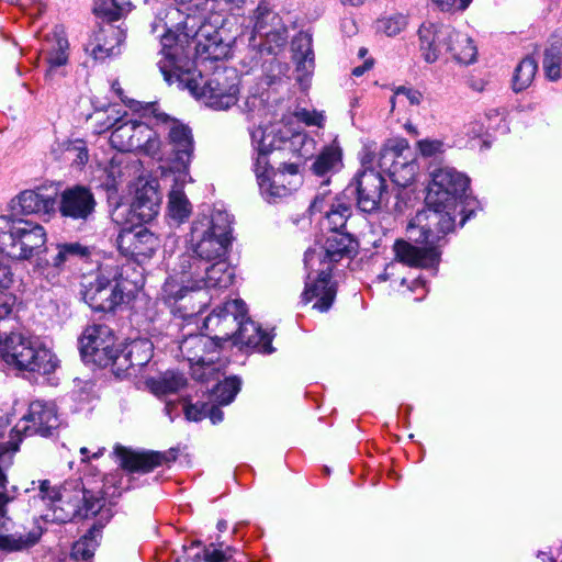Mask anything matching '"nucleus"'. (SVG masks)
<instances>
[{
  "mask_svg": "<svg viewBox=\"0 0 562 562\" xmlns=\"http://www.w3.org/2000/svg\"><path fill=\"white\" fill-rule=\"evenodd\" d=\"M234 550L231 547L222 549L214 543L204 548L203 559L205 562H227L233 557Z\"/></svg>",
  "mask_w": 562,
  "mask_h": 562,
  "instance_id": "nucleus-51",
  "label": "nucleus"
},
{
  "mask_svg": "<svg viewBox=\"0 0 562 562\" xmlns=\"http://www.w3.org/2000/svg\"><path fill=\"white\" fill-rule=\"evenodd\" d=\"M288 37V29L284 25L281 30H273L259 38L257 41V46L252 47L271 55H278L286 46Z\"/></svg>",
  "mask_w": 562,
  "mask_h": 562,
  "instance_id": "nucleus-41",
  "label": "nucleus"
},
{
  "mask_svg": "<svg viewBox=\"0 0 562 562\" xmlns=\"http://www.w3.org/2000/svg\"><path fill=\"white\" fill-rule=\"evenodd\" d=\"M307 271L302 302L307 304L316 300L313 308L326 312L333 305L336 296V288L330 277L331 270L327 266H316L315 270L307 269Z\"/></svg>",
  "mask_w": 562,
  "mask_h": 562,
  "instance_id": "nucleus-18",
  "label": "nucleus"
},
{
  "mask_svg": "<svg viewBox=\"0 0 562 562\" xmlns=\"http://www.w3.org/2000/svg\"><path fill=\"white\" fill-rule=\"evenodd\" d=\"M204 326L210 331L221 334L222 340L234 337L237 344L255 348L259 352L269 355L274 351L271 335L247 317V308L241 300H229L215 308L205 318Z\"/></svg>",
  "mask_w": 562,
  "mask_h": 562,
  "instance_id": "nucleus-4",
  "label": "nucleus"
},
{
  "mask_svg": "<svg viewBox=\"0 0 562 562\" xmlns=\"http://www.w3.org/2000/svg\"><path fill=\"white\" fill-rule=\"evenodd\" d=\"M422 101L423 94L420 91L406 87L396 88L393 97L391 98L392 109H394L397 102L402 104L406 102L409 105H419Z\"/></svg>",
  "mask_w": 562,
  "mask_h": 562,
  "instance_id": "nucleus-46",
  "label": "nucleus"
},
{
  "mask_svg": "<svg viewBox=\"0 0 562 562\" xmlns=\"http://www.w3.org/2000/svg\"><path fill=\"white\" fill-rule=\"evenodd\" d=\"M296 117L299 121L305 123L308 126L321 127L324 123V115L316 111H308L303 109L296 112Z\"/></svg>",
  "mask_w": 562,
  "mask_h": 562,
  "instance_id": "nucleus-53",
  "label": "nucleus"
},
{
  "mask_svg": "<svg viewBox=\"0 0 562 562\" xmlns=\"http://www.w3.org/2000/svg\"><path fill=\"white\" fill-rule=\"evenodd\" d=\"M160 195L150 183H145L136 190L132 210L142 222L151 221L159 211Z\"/></svg>",
  "mask_w": 562,
  "mask_h": 562,
  "instance_id": "nucleus-34",
  "label": "nucleus"
},
{
  "mask_svg": "<svg viewBox=\"0 0 562 562\" xmlns=\"http://www.w3.org/2000/svg\"><path fill=\"white\" fill-rule=\"evenodd\" d=\"M469 187V179L450 167L432 172L426 196V209L417 212L407 225L408 238L436 241L454 227L459 199Z\"/></svg>",
  "mask_w": 562,
  "mask_h": 562,
  "instance_id": "nucleus-3",
  "label": "nucleus"
},
{
  "mask_svg": "<svg viewBox=\"0 0 562 562\" xmlns=\"http://www.w3.org/2000/svg\"><path fill=\"white\" fill-rule=\"evenodd\" d=\"M239 390V379L235 376L227 378L215 386L213 391V396L214 400L218 402L221 405H227L233 402Z\"/></svg>",
  "mask_w": 562,
  "mask_h": 562,
  "instance_id": "nucleus-45",
  "label": "nucleus"
},
{
  "mask_svg": "<svg viewBox=\"0 0 562 562\" xmlns=\"http://www.w3.org/2000/svg\"><path fill=\"white\" fill-rule=\"evenodd\" d=\"M104 128H113L110 143L120 151H138L157 161L165 159L162 140L153 127L137 120H127L122 115L108 124Z\"/></svg>",
  "mask_w": 562,
  "mask_h": 562,
  "instance_id": "nucleus-12",
  "label": "nucleus"
},
{
  "mask_svg": "<svg viewBox=\"0 0 562 562\" xmlns=\"http://www.w3.org/2000/svg\"><path fill=\"white\" fill-rule=\"evenodd\" d=\"M207 404L187 405L184 414L188 420L199 422L206 417Z\"/></svg>",
  "mask_w": 562,
  "mask_h": 562,
  "instance_id": "nucleus-55",
  "label": "nucleus"
},
{
  "mask_svg": "<svg viewBox=\"0 0 562 562\" xmlns=\"http://www.w3.org/2000/svg\"><path fill=\"white\" fill-rule=\"evenodd\" d=\"M124 293L116 281V272L113 279L103 274L97 276L93 282L85 286L83 299L94 311H113L123 301Z\"/></svg>",
  "mask_w": 562,
  "mask_h": 562,
  "instance_id": "nucleus-21",
  "label": "nucleus"
},
{
  "mask_svg": "<svg viewBox=\"0 0 562 562\" xmlns=\"http://www.w3.org/2000/svg\"><path fill=\"white\" fill-rule=\"evenodd\" d=\"M282 142L281 153H291L297 157H307L310 154V150L306 148V146L311 145L312 140L308 139L304 133H294L289 130V134H283Z\"/></svg>",
  "mask_w": 562,
  "mask_h": 562,
  "instance_id": "nucleus-44",
  "label": "nucleus"
},
{
  "mask_svg": "<svg viewBox=\"0 0 562 562\" xmlns=\"http://www.w3.org/2000/svg\"><path fill=\"white\" fill-rule=\"evenodd\" d=\"M419 154L426 158H435L446 150V145L441 139L424 138L416 144Z\"/></svg>",
  "mask_w": 562,
  "mask_h": 562,
  "instance_id": "nucleus-50",
  "label": "nucleus"
},
{
  "mask_svg": "<svg viewBox=\"0 0 562 562\" xmlns=\"http://www.w3.org/2000/svg\"><path fill=\"white\" fill-rule=\"evenodd\" d=\"M13 499L5 491H0V524L5 530H11L12 521L7 517V505Z\"/></svg>",
  "mask_w": 562,
  "mask_h": 562,
  "instance_id": "nucleus-54",
  "label": "nucleus"
},
{
  "mask_svg": "<svg viewBox=\"0 0 562 562\" xmlns=\"http://www.w3.org/2000/svg\"><path fill=\"white\" fill-rule=\"evenodd\" d=\"M21 439H14L11 437V440L5 443H0V490L5 488L7 477L2 471V465H8L11 463L12 454L19 449V442Z\"/></svg>",
  "mask_w": 562,
  "mask_h": 562,
  "instance_id": "nucleus-47",
  "label": "nucleus"
},
{
  "mask_svg": "<svg viewBox=\"0 0 562 562\" xmlns=\"http://www.w3.org/2000/svg\"><path fill=\"white\" fill-rule=\"evenodd\" d=\"M41 54L49 65V70L67 64L69 43L63 27L55 26L53 31L46 35L42 44Z\"/></svg>",
  "mask_w": 562,
  "mask_h": 562,
  "instance_id": "nucleus-32",
  "label": "nucleus"
},
{
  "mask_svg": "<svg viewBox=\"0 0 562 562\" xmlns=\"http://www.w3.org/2000/svg\"><path fill=\"white\" fill-rule=\"evenodd\" d=\"M186 383L183 374L168 371L159 379L151 380L149 386L156 395H167L178 392Z\"/></svg>",
  "mask_w": 562,
  "mask_h": 562,
  "instance_id": "nucleus-40",
  "label": "nucleus"
},
{
  "mask_svg": "<svg viewBox=\"0 0 562 562\" xmlns=\"http://www.w3.org/2000/svg\"><path fill=\"white\" fill-rule=\"evenodd\" d=\"M191 181V177L183 181L181 173H178L169 192L168 212L170 217L177 222H183L191 214V204L183 192V184Z\"/></svg>",
  "mask_w": 562,
  "mask_h": 562,
  "instance_id": "nucleus-35",
  "label": "nucleus"
},
{
  "mask_svg": "<svg viewBox=\"0 0 562 562\" xmlns=\"http://www.w3.org/2000/svg\"><path fill=\"white\" fill-rule=\"evenodd\" d=\"M398 265H400V262L394 258L393 261L389 262L385 266L383 273H381L378 278L381 281L391 280L392 278L395 277Z\"/></svg>",
  "mask_w": 562,
  "mask_h": 562,
  "instance_id": "nucleus-60",
  "label": "nucleus"
},
{
  "mask_svg": "<svg viewBox=\"0 0 562 562\" xmlns=\"http://www.w3.org/2000/svg\"><path fill=\"white\" fill-rule=\"evenodd\" d=\"M293 59L296 64L297 80L303 82L314 70V52L312 48V36L307 33H300L292 41Z\"/></svg>",
  "mask_w": 562,
  "mask_h": 562,
  "instance_id": "nucleus-33",
  "label": "nucleus"
},
{
  "mask_svg": "<svg viewBox=\"0 0 562 562\" xmlns=\"http://www.w3.org/2000/svg\"><path fill=\"white\" fill-rule=\"evenodd\" d=\"M261 195L270 203L292 194L301 184L295 164H283L277 170L269 165L254 166Z\"/></svg>",
  "mask_w": 562,
  "mask_h": 562,
  "instance_id": "nucleus-13",
  "label": "nucleus"
},
{
  "mask_svg": "<svg viewBox=\"0 0 562 562\" xmlns=\"http://www.w3.org/2000/svg\"><path fill=\"white\" fill-rule=\"evenodd\" d=\"M178 7L160 9L151 22V32L162 31L159 69L172 85L177 72L192 69L189 50L202 60H221L229 55L236 40L225 36L223 19L214 0H175Z\"/></svg>",
  "mask_w": 562,
  "mask_h": 562,
  "instance_id": "nucleus-1",
  "label": "nucleus"
},
{
  "mask_svg": "<svg viewBox=\"0 0 562 562\" xmlns=\"http://www.w3.org/2000/svg\"><path fill=\"white\" fill-rule=\"evenodd\" d=\"M46 229L38 223L0 216V251L16 260H29L45 248Z\"/></svg>",
  "mask_w": 562,
  "mask_h": 562,
  "instance_id": "nucleus-11",
  "label": "nucleus"
},
{
  "mask_svg": "<svg viewBox=\"0 0 562 562\" xmlns=\"http://www.w3.org/2000/svg\"><path fill=\"white\" fill-rule=\"evenodd\" d=\"M95 550V542L93 540V532L83 536L77 542H75L71 551V555L76 560H88L91 558Z\"/></svg>",
  "mask_w": 562,
  "mask_h": 562,
  "instance_id": "nucleus-48",
  "label": "nucleus"
},
{
  "mask_svg": "<svg viewBox=\"0 0 562 562\" xmlns=\"http://www.w3.org/2000/svg\"><path fill=\"white\" fill-rule=\"evenodd\" d=\"M215 337H210L203 334L189 335L183 338L179 344V350L182 357L190 364L205 366L211 364L214 358L209 355L217 351L221 334L214 331Z\"/></svg>",
  "mask_w": 562,
  "mask_h": 562,
  "instance_id": "nucleus-26",
  "label": "nucleus"
},
{
  "mask_svg": "<svg viewBox=\"0 0 562 562\" xmlns=\"http://www.w3.org/2000/svg\"><path fill=\"white\" fill-rule=\"evenodd\" d=\"M12 283L10 269L0 265V321L7 318L15 305V296L7 291Z\"/></svg>",
  "mask_w": 562,
  "mask_h": 562,
  "instance_id": "nucleus-43",
  "label": "nucleus"
},
{
  "mask_svg": "<svg viewBox=\"0 0 562 562\" xmlns=\"http://www.w3.org/2000/svg\"><path fill=\"white\" fill-rule=\"evenodd\" d=\"M116 245L123 256L143 262L154 256L160 247V240L146 228L123 229L116 238Z\"/></svg>",
  "mask_w": 562,
  "mask_h": 562,
  "instance_id": "nucleus-22",
  "label": "nucleus"
},
{
  "mask_svg": "<svg viewBox=\"0 0 562 562\" xmlns=\"http://www.w3.org/2000/svg\"><path fill=\"white\" fill-rule=\"evenodd\" d=\"M66 150L75 156L74 161L78 165H85L88 161V150L82 140H75L70 143Z\"/></svg>",
  "mask_w": 562,
  "mask_h": 562,
  "instance_id": "nucleus-52",
  "label": "nucleus"
},
{
  "mask_svg": "<svg viewBox=\"0 0 562 562\" xmlns=\"http://www.w3.org/2000/svg\"><path fill=\"white\" fill-rule=\"evenodd\" d=\"M261 106V99L256 95H248L243 102L241 110L247 116H250L255 111Z\"/></svg>",
  "mask_w": 562,
  "mask_h": 562,
  "instance_id": "nucleus-57",
  "label": "nucleus"
},
{
  "mask_svg": "<svg viewBox=\"0 0 562 562\" xmlns=\"http://www.w3.org/2000/svg\"><path fill=\"white\" fill-rule=\"evenodd\" d=\"M351 186H355L358 206L361 211L370 213L378 209L385 189V181L380 172L370 168L363 169L357 173Z\"/></svg>",
  "mask_w": 562,
  "mask_h": 562,
  "instance_id": "nucleus-24",
  "label": "nucleus"
},
{
  "mask_svg": "<svg viewBox=\"0 0 562 562\" xmlns=\"http://www.w3.org/2000/svg\"><path fill=\"white\" fill-rule=\"evenodd\" d=\"M206 417L211 419L212 424H217L223 420L224 415L221 408L207 405Z\"/></svg>",
  "mask_w": 562,
  "mask_h": 562,
  "instance_id": "nucleus-62",
  "label": "nucleus"
},
{
  "mask_svg": "<svg viewBox=\"0 0 562 562\" xmlns=\"http://www.w3.org/2000/svg\"><path fill=\"white\" fill-rule=\"evenodd\" d=\"M342 168V150L334 142L323 148L312 165L315 175L325 177L338 172Z\"/></svg>",
  "mask_w": 562,
  "mask_h": 562,
  "instance_id": "nucleus-37",
  "label": "nucleus"
},
{
  "mask_svg": "<svg viewBox=\"0 0 562 562\" xmlns=\"http://www.w3.org/2000/svg\"><path fill=\"white\" fill-rule=\"evenodd\" d=\"M537 69L538 65L533 58H524L515 69L513 89L516 92L527 89L531 85L536 76Z\"/></svg>",
  "mask_w": 562,
  "mask_h": 562,
  "instance_id": "nucleus-42",
  "label": "nucleus"
},
{
  "mask_svg": "<svg viewBox=\"0 0 562 562\" xmlns=\"http://www.w3.org/2000/svg\"><path fill=\"white\" fill-rule=\"evenodd\" d=\"M155 124L157 126L158 135L162 133L166 137V144L169 150H165L162 145V153L165 159L160 162H166L169 169L175 173H181L183 181L189 178V168L194 156L195 143L192 130L181 122L158 109L150 106Z\"/></svg>",
  "mask_w": 562,
  "mask_h": 562,
  "instance_id": "nucleus-9",
  "label": "nucleus"
},
{
  "mask_svg": "<svg viewBox=\"0 0 562 562\" xmlns=\"http://www.w3.org/2000/svg\"><path fill=\"white\" fill-rule=\"evenodd\" d=\"M56 254L50 257L45 265H36L38 273L49 281L54 280L66 263H71L77 259L90 256L89 247L79 241L57 243L55 245Z\"/></svg>",
  "mask_w": 562,
  "mask_h": 562,
  "instance_id": "nucleus-28",
  "label": "nucleus"
},
{
  "mask_svg": "<svg viewBox=\"0 0 562 562\" xmlns=\"http://www.w3.org/2000/svg\"><path fill=\"white\" fill-rule=\"evenodd\" d=\"M172 85L182 90L187 89L194 98L216 111H226L239 100L240 78L234 68H217L205 80L200 71L182 70L177 72Z\"/></svg>",
  "mask_w": 562,
  "mask_h": 562,
  "instance_id": "nucleus-5",
  "label": "nucleus"
},
{
  "mask_svg": "<svg viewBox=\"0 0 562 562\" xmlns=\"http://www.w3.org/2000/svg\"><path fill=\"white\" fill-rule=\"evenodd\" d=\"M114 453L120 465L130 472H149L165 460V456L159 452H138L120 445L115 446Z\"/></svg>",
  "mask_w": 562,
  "mask_h": 562,
  "instance_id": "nucleus-31",
  "label": "nucleus"
},
{
  "mask_svg": "<svg viewBox=\"0 0 562 562\" xmlns=\"http://www.w3.org/2000/svg\"><path fill=\"white\" fill-rule=\"evenodd\" d=\"M16 3L27 14H33V7H37L38 12L45 10V4L41 0H16Z\"/></svg>",
  "mask_w": 562,
  "mask_h": 562,
  "instance_id": "nucleus-59",
  "label": "nucleus"
},
{
  "mask_svg": "<svg viewBox=\"0 0 562 562\" xmlns=\"http://www.w3.org/2000/svg\"><path fill=\"white\" fill-rule=\"evenodd\" d=\"M121 475V473L117 474H110L105 477L104 486L108 487V485L116 486V484L121 485L122 477L117 480V476Z\"/></svg>",
  "mask_w": 562,
  "mask_h": 562,
  "instance_id": "nucleus-64",
  "label": "nucleus"
},
{
  "mask_svg": "<svg viewBox=\"0 0 562 562\" xmlns=\"http://www.w3.org/2000/svg\"><path fill=\"white\" fill-rule=\"evenodd\" d=\"M79 344L82 357L101 367L115 363L119 358L115 338L106 325L88 326L82 333Z\"/></svg>",
  "mask_w": 562,
  "mask_h": 562,
  "instance_id": "nucleus-14",
  "label": "nucleus"
},
{
  "mask_svg": "<svg viewBox=\"0 0 562 562\" xmlns=\"http://www.w3.org/2000/svg\"><path fill=\"white\" fill-rule=\"evenodd\" d=\"M95 200L93 193L86 187L76 186L61 193L59 212L72 220H88L94 212Z\"/></svg>",
  "mask_w": 562,
  "mask_h": 562,
  "instance_id": "nucleus-27",
  "label": "nucleus"
},
{
  "mask_svg": "<svg viewBox=\"0 0 562 562\" xmlns=\"http://www.w3.org/2000/svg\"><path fill=\"white\" fill-rule=\"evenodd\" d=\"M231 234L232 218L226 211L214 210L210 216L198 217L191 227L192 255L202 262L226 260Z\"/></svg>",
  "mask_w": 562,
  "mask_h": 562,
  "instance_id": "nucleus-8",
  "label": "nucleus"
},
{
  "mask_svg": "<svg viewBox=\"0 0 562 562\" xmlns=\"http://www.w3.org/2000/svg\"><path fill=\"white\" fill-rule=\"evenodd\" d=\"M407 25V19L403 14H395L380 20L379 29L387 36H396Z\"/></svg>",
  "mask_w": 562,
  "mask_h": 562,
  "instance_id": "nucleus-49",
  "label": "nucleus"
},
{
  "mask_svg": "<svg viewBox=\"0 0 562 562\" xmlns=\"http://www.w3.org/2000/svg\"><path fill=\"white\" fill-rule=\"evenodd\" d=\"M106 20L109 22L94 31L85 46L87 54L95 60L117 56L125 41V30L121 25L112 24L115 20Z\"/></svg>",
  "mask_w": 562,
  "mask_h": 562,
  "instance_id": "nucleus-20",
  "label": "nucleus"
},
{
  "mask_svg": "<svg viewBox=\"0 0 562 562\" xmlns=\"http://www.w3.org/2000/svg\"><path fill=\"white\" fill-rule=\"evenodd\" d=\"M0 353L8 366L20 371L50 374L58 366L56 356L40 339L19 333L5 337Z\"/></svg>",
  "mask_w": 562,
  "mask_h": 562,
  "instance_id": "nucleus-10",
  "label": "nucleus"
},
{
  "mask_svg": "<svg viewBox=\"0 0 562 562\" xmlns=\"http://www.w3.org/2000/svg\"><path fill=\"white\" fill-rule=\"evenodd\" d=\"M441 11H449L451 10L457 0H431ZM472 2V0H459V9L465 10L469 4Z\"/></svg>",
  "mask_w": 562,
  "mask_h": 562,
  "instance_id": "nucleus-58",
  "label": "nucleus"
},
{
  "mask_svg": "<svg viewBox=\"0 0 562 562\" xmlns=\"http://www.w3.org/2000/svg\"><path fill=\"white\" fill-rule=\"evenodd\" d=\"M283 134H289V127L281 123L259 126L251 131V142L257 153L254 166L269 165V155L274 151L281 153Z\"/></svg>",
  "mask_w": 562,
  "mask_h": 562,
  "instance_id": "nucleus-25",
  "label": "nucleus"
},
{
  "mask_svg": "<svg viewBox=\"0 0 562 562\" xmlns=\"http://www.w3.org/2000/svg\"><path fill=\"white\" fill-rule=\"evenodd\" d=\"M111 89L127 106L133 109L134 105L137 103L136 101L124 97L123 89L117 80L112 82Z\"/></svg>",
  "mask_w": 562,
  "mask_h": 562,
  "instance_id": "nucleus-61",
  "label": "nucleus"
},
{
  "mask_svg": "<svg viewBox=\"0 0 562 562\" xmlns=\"http://www.w3.org/2000/svg\"><path fill=\"white\" fill-rule=\"evenodd\" d=\"M371 67H372V61H370V60H366V61L363 63V65L358 66V67H355V68L352 69V75H353L355 77H360V76H362L366 71H368Z\"/></svg>",
  "mask_w": 562,
  "mask_h": 562,
  "instance_id": "nucleus-63",
  "label": "nucleus"
},
{
  "mask_svg": "<svg viewBox=\"0 0 562 562\" xmlns=\"http://www.w3.org/2000/svg\"><path fill=\"white\" fill-rule=\"evenodd\" d=\"M60 422L56 405L52 402L34 401L30 404L29 413L12 429L15 440L20 434L49 437L59 427Z\"/></svg>",
  "mask_w": 562,
  "mask_h": 562,
  "instance_id": "nucleus-16",
  "label": "nucleus"
},
{
  "mask_svg": "<svg viewBox=\"0 0 562 562\" xmlns=\"http://www.w3.org/2000/svg\"><path fill=\"white\" fill-rule=\"evenodd\" d=\"M153 342L146 338L135 339L131 341L124 350L119 352L120 366L128 362L131 367H143L149 362L153 357Z\"/></svg>",
  "mask_w": 562,
  "mask_h": 562,
  "instance_id": "nucleus-36",
  "label": "nucleus"
},
{
  "mask_svg": "<svg viewBox=\"0 0 562 562\" xmlns=\"http://www.w3.org/2000/svg\"><path fill=\"white\" fill-rule=\"evenodd\" d=\"M217 4L221 13V19L225 20L226 11L239 10L246 4V0H214Z\"/></svg>",
  "mask_w": 562,
  "mask_h": 562,
  "instance_id": "nucleus-56",
  "label": "nucleus"
},
{
  "mask_svg": "<svg viewBox=\"0 0 562 562\" xmlns=\"http://www.w3.org/2000/svg\"><path fill=\"white\" fill-rule=\"evenodd\" d=\"M311 213L323 215L322 226L330 232H340L351 215V206L344 195H333L330 191L318 193L311 204Z\"/></svg>",
  "mask_w": 562,
  "mask_h": 562,
  "instance_id": "nucleus-19",
  "label": "nucleus"
},
{
  "mask_svg": "<svg viewBox=\"0 0 562 562\" xmlns=\"http://www.w3.org/2000/svg\"><path fill=\"white\" fill-rule=\"evenodd\" d=\"M38 495L43 501L48 502L53 510V519L59 522L94 516L105 504L103 497L86 491L79 482L56 488L48 480H44L40 483Z\"/></svg>",
  "mask_w": 562,
  "mask_h": 562,
  "instance_id": "nucleus-7",
  "label": "nucleus"
},
{
  "mask_svg": "<svg viewBox=\"0 0 562 562\" xmlns=\"http://www.w3.org/2000/svg\"><path fill=\"white\" fill-rule=\"evenodd\" d=\"M445 235H441L434 243L415 240L417 244H425L424 247H417L406 240L397 239L393 245L394 257L400 263L408 267L432 268L438 263L440 256L436 244ZM409 239L412 240V238Z\"/></svg>",
  "mask_w": 562,
  "mask_h": 562,
  "instance_id": "nucleus-23",
  "label": "nucleus"
},
{
  "mask_svg": "<svg viewBox=\"0 0 562 562\" xmlns=\"http://www.w3.org/2000/svg\"><path fill=\"white\" fill-rule=\"evenodd\" d=\"M251 25L245 26L241 35H248L250 46H257V41L271 31L281 30L285 24L282 19L272 11L267 3L260 2L249 18Z\"/></svg>",
  "mask_w": 562,
  "mask_h": 562,
  "instance_id": "nucleus-29",
  "label": "nucleus"
},
{
  "mask_svg": "<svg viewBox=\"0 0 562 562\" xmlns=\"http://www.w3.org/2000/svg\"><path fill=\"white\" fill-rule=\"evenodd\" d=\"M418 40L420 55L428 64L438 61L445 52L459 64L476 60L477 48L472 38L449 25L424 23L418 30Z\"/></svg>",
  "mask_w": 562,
  "mask_h": 562,
  "instance_id": "nucleus-6",
  "label": "nucleus"
},
{
  "mask_svg": "<svg viewBox=\"0 0 562 562\" xmlns=\"http://www.w3.org/2000/svg\"><path fill=\"white\" fill-rule=\"evenodd\" d=\"M357 248L358 243L351 235L342 232H330L323 247L308 249L305 252V268L315 270L316 266H327L328 269L333 270L335 262L344 258H351L357 254Z\"/></svg>",
  "mask_w": 562,
  "mask_h": 562,
  "instance_id": "nucleus-15",
  "label": "nucleus"
},
{
  "mask_svg": "<svg viewBox=\"0 0 562 562\" xmlns=\"http://www.w3.org/2000/svg\"><path fill=\"white\" fill-rule=\"evenodd\" d=\"M380 167L389 172L394 183L403 188L415 180L418 171V165L404 139L381 151Z\"/></svg>",
  "mask_w": 562,
  "mask_h": 562,
  "instance_id": "nucleus-17",
  "label": "nucleus"
},
{
  "mask_svg": "<svg viewBox=\"0 0 562 562\" xmlns=\"http://www.w3.org/2000/svg\"><path fill=\"white\" fill-rule=\"evenodd\" d=\"M562 38L553 41L544 50L543 69L546 76L555 81L561 77Z\"/></svg>",
  "mask_w": 562,
  "mask_h": 562,
  "instance_id": "nucleus-39",
  "label": "nucleus"
},
{
  "mask_svg": "<svg viewBox=\"0 0 562 562\" xmlns=\"http://www.w3.org/2000/svg\"><path fill=\"white\" fill-rule=\"evenodd\" d=\"M137 170L138 167L136 164L130 165L125 162L122 157H114L105 169L108 178L105 186L109 189H115L120 183L132 178Z\"/></svg>",
  "mask_w": 562,
  "mask_h": 562,
  "instance_id": "nucleus-38",
  "label": "nucleus"
},
{
  "mask_svg": "<svg viewBox=\"0 0 562 562\" xmlns=\"http://www.w3.org/2000/svg\"><path fill=\"white\" fill-rule=\"evenodd\" d=\"M234 269L226 260L206 262L191 254H182L171 268L161 288V299L180 317L201 313L206 301L195 303L194 294L202 290L226 289L233 283Z\"/></svg>",
  "mask_w": 562,
  "mask_h": 562,
  "instance_id": "nucleus-2",
  "label": "nucleus"
},
{
  "mask_svg": "<svg viewBox=\"0 0 562 562\" xmlns=\"http://www.w3.org/2000/svg\"><path fill=\"white\" fill-rule=\"evenodd\" d=\"M54 204V198L42 189L24 190L12 199L11 210L15 215L48 214Z\"/></svg>",
  "mask_w": 562,
  "mask_h": 562,
  "instance_id": "nucleus-30",
  "label": "nucleus"
}]
</instances>
